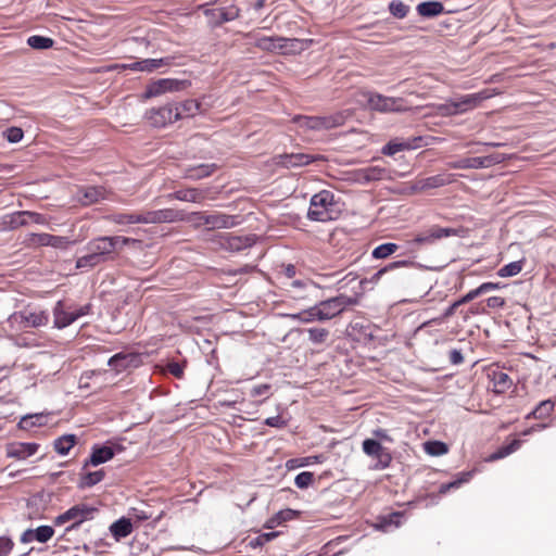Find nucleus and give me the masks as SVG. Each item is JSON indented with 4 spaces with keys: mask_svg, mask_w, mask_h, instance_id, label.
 Listing matches in <instances>:
<instances>
[{
    "mask_svg": "<svg viewBox=\"0 0 556 556\" xmlns=\"http://www.w3.org/2000/svg\"><path fill=\"white\" fill-rule=\"evenodd\" d=\"M122 244H139V241L123 236L96 238L88 242V253L77 260L76 267L92 268L113 260V254L122 249Z\"/></svg>",
    "mask_w": 556,
    "mask_h": 556,
    "instance_id": "1",
    "label": "nucleus"
},
{
    "mask_svg": "<svg viewBox=\"0 0 556 556\" xmlns=\"http://www.w3.org/2000/svg\"><path fill=\"white\" fill-rule=\"evenodd\" d=\"M340 212L334 194L331 191L321 190L312 197L307 217L315 222H328L337 219Z\"/></svg>",
    "mask_w": 556,
    "mask_h": 556,
    "instance_id": "2",
    "label": "nucleus"
},
{
    "mask_svg": "<svg viewBox=\"0 0 556 556\" xmlns=\"http://www.w3.org/2000/svg\"><path fill=\"white\" fill-rule=\"evenodd\" d=\"M113 222L119 225L128 224H161L174 223L182 220L184 215L181 212L173 208H163L157 211H148L138 214H117L113 216Z\"/></svg>",
    "mask_w": 556,
    "mask_h": 556,
    "instance_id": "3",
    "label": "nucleus"
},
{
    "mask_svg": "<svg viewBox=\"0 0 556 556\" xmlns=\"http://www.w3.org/2000/svg\"><path fill=\"white\" fill-rule=\"evenodd\" d=\"M49 315L47 312L39 308L27 307L23 311L15 312L9 317L12 326L18 329L36 328L47 325Z\"/></svg>",
    "mask_w": 556,
    "mask_h": 556,
    "instance_id": "4",
    "label": "nucleus"
},
{
    "mask_svg": "<svg viewBox=\"0 0 556 556\" xmlns=\"http://www.w3.org/2000/svg\"><path fill=\"white\" fill-rule=\"evenodd\" d=\"M364 97L369 109L380 113L403 112L407 110L402 98L386 97L374 92H367Z\"/></svg>",
    "mask_w": 556,
    "mask_h": 556,
    "instance_id": "5",
    "label": "nucleus"
},
{
    "mask_svg": "<svg viewBox=\"0 0 556 556\" xmlns=\"http://www.w3.org/2000/svg\"><path fill=\"white\" fill-rule=\"evenodd\" d=\"M357 300L344 294L321 301L317 304L319 321L332 319L341 314L346 306L355 305Z\"/></svg>",
    "mask_w": 556,
    "mask_h": 556,
    "instance_id": "6",
    "label": "nucleus"
},
{
    "mask_svg": "<svg viewBox=\"0 0 556 556\" xmlns=\"http://www.w3.org/2000/svg\"><path fill=\"white\" fill-rule=\"evenodd\" d=\"M346 115L342 112L327 116H301L298 123L301 127L312 130H328L344 124Z\"/></svg>",
    "mask_w": 556,
    "mask_h": 556,
    "instance_id": "7",
    "label": "nucleus"
},
{
    "mask_svg": "<svg viewBox=\"0 0 556 556\" xmlns=\"http://www.w3.org/2000/svg\"><path fill=\"white\" fill-rule=\"evenodd\" d=\"M90 308V304L66 308L63 302L59 301L53 308L54 326L59 329L65 328L78 318L88 315Z\"/></svg>",
    "mask_w": 556,
    "mask_h": 556,
    "instance_id": "8",
    "label": "nucleus"
},
{
    "mask_svg": "<svg viewBox=\"0 0 556 556\" xmlns=\"http://www.w3.org/2000/svg\"><path fill=\"white\" fill-rule=\"evenodd\" d=\"M188 81L175 78H162L150 83L143 93L144 99H151L167 92H176L188 87Z\"/></svg>",
    "mask_w": 556,
    "mask_h": 556,
    "instance_id": "9",
    "label": "nucleus"
},
{
    "mask_svg": "<svg viewBox=\"0 0 556 556\" xmlns=\"http://www.w3.org/2000/svg\"><path fill=\"white\" fill-rule=\"evenodd\" d=\"M493 92L489 89L481 90L477 93L464 94L452 99V106L454 108V114H464L478 108L482 101L493 97Z\"/></svg>",
    "mask_w": 556,
    "mask_h": 556,
    "instance_id": "10",
    "label": "nucleus"
},
{
    "mask_svg": "<svg viewBox=\"0 0 556 556\" xmlns=\"http://www.w3.org/2000/svg\"><path fill=\"white\" fill-rule=\"evenodd\" d=\"M188 220L198 227L206 226L208 229H224L233 226L232 217L223 214L192 213Z\"/></svg>",
    "mask_w": 556,
    "mask_h": 556,
    "instance_id": "11",
    "label": "nucleus"
},
{
    "mask_svg": "<svg viewBox=\"0 0 556 556\" xmlns=\"http://www.w3.org/2000/svg\"><path fill=\"white\" fill-rule=\"evenodd\" d=\"M25 242L28 247L38 248V247H52L55 249L65 250L73 242L66 238L61 236H53L49 233H29Z\"/></svg>",
    "mask_w": 556,
    "mask_h": 556,
    "instance_id": "12",
    "label": "nucleus"
},
{
    "mask_svg": "<svg viewBox=\"0 0 556 556\" xmlns=\"http://www.w3.org/2000/svg\"><path fill=\"white\" fill-rule=\"evenodd\" d=\"M179 113H175L174 104H166L157 109L147 111L146 118L153 127H165L178 121Z\"/></svg>",
    "mask_w": 556,
    "mask_h": 556,
    "instance_id": "13",
    "label": "nucleus"
},
{
    "mask_svg": "<svg viewBox=\"0 0 556 556\" xmlns=\"http://www.w3.org/2000/svg\"><path fill=\"white\" fill-rule=\"evenodd\" d=\"M96 509L86 504H78L66 510L64 514L60 515L55 519L56 525H63L68 521H73L71 528H74L85 520H88L92 517Z\"/></svg>",
    "mask_w": 556,
    "mask_h": 556,
    "instance_id": "14",
    "label": "nucleus"
},
{
    "mask_svg": "<svg viewBox=\"0 0 556 556\" xmlns=\"http://www.w3.org/2000/svg\"><path fill=\"white\" fill-rule=\"evenodd\" d=\"M170 58H160V59H143L140 61H136L127 64H116L114 68L116 70H129L135 72H143V73H153L157 68L162 66L170 65Z\"/></svg>",
    "mask_w": 556,
    "mask_h": 556,
    "instance_id": "15",
    "label": "nucleus"
},
{
    "mask_svg": "<svg viewBox=\"0 0 556 556\" xmlns=\"http://www.w3.org/2000/svg\"><path fill=\"white\" fill-rule=\"evenodd\" d=\"M500 162L501 160L494 156H475L450 163V167L455 169L486 168Z\"/></svg>",
    "mask_w": 556,
    "mask_h": 556,
    "instance_id": "16",
    "label": "nucleus"
},
{
    "mask_svg": "<svg viewBox=\"0 0 556 556\" xmlns=\"http://www.w3.org/2000/svg\"><path fill=\"white\" fill-rule=\"evenodd\" d=\"M363 451L366 455L378 458L382 464V467H387L391 462L390 454L380 444V442L376 440L366 439L363 442Z\"/></svg>",
    "mask_w": 556,
    "mask_h": 556,
    "instance_id": "17",
    "label": "nucleus"
},
{
    "mask_svg": "<svg viewBox=\"0 0 556 556\" xmlns=\"http://www.w3.org/2000/svg\"><path fill=\"white\" fill-rule=\"evenodd\" d=\"M454 233H455L454 229L433 226L428 231L417 235L414 239V242L416 244L433 243L435 240H439L444 237H448Z\"/></svg>",
    "mask_w": 556,
    "mask_h": 556,
    "instance_id": "18",
    "label": "nucleus"
},
{
    "mask_svg": "<svg viewBox=\"0 0 556 556\" xmlns=\"http://www.w3.org/2000/svg\"><path fill=\"white\" fill-rule=\"evenodd\" d=\"M54 534V530L50 526H40L37 529H28L26 530L22 536L21 541L23 543H30L33 541H38L40 543L48 542Z\"/></svg>",
    "mask_w": 556,
    "mask_h": 556,
    "instance_id": "19",
    "label": "nucleus"
},
{
    "mask_svg": "<svg viewBox=\"0 0 556 556\" xmlns=\"http://www.w3.org/2000/svg\"><path fill=\"white\" fill-rule=\"evenodd\" d=\"M39 445L37 443H12L7 448V456L10 458L25 459L34 455Z\"/></svg>",
    "mask_w": 556,
    "mask_h": 556,
    "instance_id": "20",
    "label": "nucleus"
},
{
    "mask_svg": "<svg viewBox=\"0 0 556 556\" xmlns=\"http://www.w3.org/2000/svg\"><path fill=\"white\" fill-rule=\"evenodd\" d=\"M77 197L83 205H91L106 199V193L101 187H86L78 191Z\"/></svg>",
    "mask_w": 556,
    "mask_h": 556,
    "instance_id": "21",
    "label": "nucleus"
},
{
    "mask_svg": "<svg viewBox=\"0 0 556 556\" xmlns=\"http://www.w3.org/2000/svg\"><path fill=\"white\" fill-rule=\"evenodd\" d=\"M317 156H313L305 153H291V154H285L279 156V164L290 168V167H298V166H304L308 165L312 162L317 161Z\"/></svg>",
    "mask_w": 556,
    "mask_h": 556,
    "instance_id": "22",
    "label": "nucleus"
},
{
    "mask_svg": "<svg viewBox=\"0 0 556 556\" xmlns=\"http://www.w3.org/2000/svg\"><path fill=\"white\" fill-rule=\"evenodd\" d=\"M25 211L14 212L12 214H7L0 218V230H12L16 229L21 226L28 225V220L25 219Z\"/></svg>",
    "mask_w": 556,
    "mask_h": 556,
    "instance_id": "23",
    "label": "nucleus"
},
{
    "mask_svg": "<svg viewBox=\"0 0 556 556\" xmlns=\"http://www.w3.org/2000/svg\"><path fill=\"white\" fill-rule=\"evenodd\" d=\"M452 176L446 174H439L431 177L422 178L417 180L416 182V189L417 190H426V189H433L439 188L445 185H448L452 182Z\"/></svg>",
    "mask_w": 556,
    "mask_h": 556,
    "instance_id": "24",
    "label": "nucleus"
},
{
    "mask_svg": "<svg viewBox=\"0 0 556 556\" xmlns=\"http://www.w3.org/2000/svg\"><path fill=\"white\" fill-rule=\"evenodd\" d=\"M288 43H290L291 47L294 46V43H300V40L298 39H286V38H273V37H263L257 40L256 46L263 50L273 51L276 49H283L288 47Z\"/></svg>",
    "mask_w": 556,
    "mask_h": 556,
    "instance_id": "25",
    "label": "nucleus"
},
{
    "mask_svg": "<svg viewBox=\"0 0 556 556\" xmlns=\"http://www.w3.org/2000/svg\"><path fill=\"white\" fill-rule=\"evenodd\" d=\"M489 377L493 383V390L496 393H504L513 384L510 377L506 372L498 369L491 370Z\"/></svg>",
    "mask_w": 556,
    "mask_h": 556,
    "instance_id": "26",
    "label": "nucleus"
},
{
    "mask_svg": "<svg viewBox=\"0 0 556 556\" xmlns=\"http://www.w3.org/2000/svg\"><path fill=\"white\" fill-rule=\"evenodd\" d=\"M216 169L215 164H201L198 166L190 167L186 170L185 177L189 179H202L214 173Z\"/></svg>",
    "mask_w": 556,
    "mask_h": 556,
    "instance_id": "27",
    "label": "nucleus"
},
{
    "mask_svg": "<svg viewBox=\"0 0 556 556\" xmlns=\"http://www.w3.org/2000/svg\"><path fill=\"white\" fill-rule=\"evenodd\" d=\"M110 531L116 540H119L131 533L132 526L129 519L121 518L111 525Z\"/></svg>",
    "mask_w": 556,
    "mask_h": 556,
    "instance_id": "28",
    "label": "nucleus"
},
{
    "mask_svg": "<svg viewBox=\"0 0 556 556\" xmlns=\"http://www.w3.org/2000/svg\"><path fill=\"white\" fill-rule=\"evenodd\" d=\"M298 514L299 513L296 510L290 508L282 509L266 521L265 528L273 529L286 521L292 520L298 516Z\"/></svg>",
    "mask_w": 556,
    "mask_h": 556,
    "instance_id": "29",
    "label": "nucleus"
},
{
    "mask_svg": "<svg viewBox=\"0 0 556 556\" xmlns=\"http://www.w3.org/2000/svg\"><path fill=\"white\" fill-rule=\"evenodd\" d=\"M175 113H179L178 119L190 117L197 114L200 103L194 100H186L179 104H174Z\"/></svg>",
    "mask_w": 556,
    "mask_h": 556,
    "instance_id": "30",
    "label": "nucleus"
},
{
    "mask_svg": "<svg viewBox=\"0 0 556 556\" xmlns=\"http://www.w3.org/2000/svg\"><path fill=\"white\" fill-rule=\"evenodd\" d=\"M443 4L438 1L421 2L417 5V12L425 17H432L443 12Z\"/></svg>",
    "mask_w": 556,
    "mask_h": 556,
    "instance_id": "31",
    "label": "nucleus"
},
{
    "mask_svg": "<svg viewBox=\"0 0 556 556\" xmlns=\"http://www.w3.org/2000/svg\"><path fill=\"white\" fill-rule=\"evenodd\" d=\"M114 456V451L109 446L94 447L89 459V464L98 466L103 464Z\"/></svg>",
    "mask_w": 556,
    "mask_h": 556,
    "instance_id": "32",
    "label": "nucleus"
},
{
    "mask_svg": "<svg viewBox=\"0 0 556 556\" xmlns=\"http://www.w3.org/2000/svg\"><path fill=\"white\" fill-rule=\"evenodd\" d=\"M169 198L186 202H201L204 199V195L199 189L191 188L186 190H178L170 194Z\"/></svg>",
    "mask_w": 556,
    "mask_h": 556,
    "instance_id": "33",
    "label": "nucleus"
},
{
    "mask_svg": "<svg viewBox=\"0 0 556 556\" xmlns=\"http://www.w3.org/2000/svg\"><path fill=\"white\" fill-rule=\"evenodd\" d=\"M387 172L384 168L379 166H370L363 169H359L357 173L358 179L364 181H374L382 179L386 176Z\"/></svg>",
    "mask_w": 556,
    "mask_h": 556,
    "instance_id": "34",
    "label": "nucleus"
},
{
    "mask_svg": "<svg viewBox=\"0 0 556 556\" xmlns=\"http://www.w3.org/2000/svg\"><path fill=\"white\" fill-rule=\"evenodd\" d=\"M76 437L73 434L63 435L54 441V448L60 455H66L75 445Z\"/></svg>",
    "mask_w": 556,
    "mask_h": 556,
    "instance_id": "35",
    "label": "nucleus"
},
{
    "mask_svg": "<svg viewBox=\"0 0 556 556\" xmlns=\"http://www.w3.org/2000/svg\"><path fill=\"white\" fill-rule=\"evenodd\" d=\"M554 402L551 400L542 401L536 408L532 412V415L536 419L549 418V424L553 421L551 415L554 410Z\"/></svg>",
    "mask_w": 556,
    "mask_h": 556,
    "instance_id": "36",
    "label": "nucleus"
},
{
    "mask_svg": "<svg viewBox=\"0 0 556 556\" xmlns=\"http://www.w3.org/2000/svg\"><path fill=\"white\" fill-rule=\"evenodd\" d=\"M290 318L293 320H298L300 323H313L315 320L319 321L318 308L317 305L309 307L303 312L290 315Z\"/></svg>",
    "mask_w": 556,
    "mask_h": 556,
    "instance_id": "37",
    "label": "nucleus"
},
{
    "mask_svg": "<svg viewBox=\"0 0 556 556\" xmlns=\"http://www.w3.org/2000/svg\"><path fill=\"white\" fill-rule=\"evenodd\" d=\"M520 444L521 442L519 440H514L508 445L500 447L495 453L490 455L489 460L493 462L510 455L520 447Z\"/></svg>",
    "mask_w": 556,
    "mask_h": 556,
    "instance_id": "38",
    "label": "nucleus"
},
{
    "mask_svg": "<svg viewBox=\"0 0 556 556\" xmlns=\"http://www.w3.org/2000/svg\"><path fill=\"white\" fill-rule=\"evenodd\" d=\"M53 42H54L53 39H51L49 37L37 36V35L30 36L27 39L28 46L36 50L49 49L53 46Z\"/></svg>",
    "mask_w": 556,
    "mask_h": 556,
    "instance_id": "39",
    "label": "nucleus"
},
{
    "mask_svg": "<svg viewBox=\"0 0 556 556\" xmlns=\"http://www.w3.org/2000/svg\"><path fill=\"white\" fill-rule=\"evenodd\" d=\"M397 249H399V247L395 243H391V242L383 243V244L376 247L372 250L371 255L374 258H377V260L387 258L388 256H390L391 254L396 252Z\"/></svg>",
    "mask_w": 556,
    "mask_h": 556,
    "instance_id": "40",
    "label": "nucleus"
},
{
    "mask_svg": "<svg viewBox=\"0 0 556 556\" xmlns=\"http://www.w3.org/2000/svg\"><path fill=\"white\" fill-rule=\"evenodd\" d=\"M425 452L431 456H441L447 453V445L440 441H428L424 444Z\"/></svg>",
    "mask_w": 556,
    "mask_h": 556,
    "instance_id": "41",
    "label": "nucleus"
},
{
    "mask_svg": "<svg viewBox=\"0 0 556 556\" xmlns=\"http://www.w3.org/2000/svg\"><path fill=\"white\" fill-rule=\"evenodd\" d=\"M217 11H218V16H219L220 23L235 21L240 15V10L236 5L220 8Z\"/></svg>",
    "mask_w": 556,
    "mask_h": 556,
    "instance_id": "42",
    "label": "nucleus"
},
{
    "mask_svg": "<svg viewBox=\"0 0 556 556\" xmlns=\"http://www.w3.org/2000/svg\"><path fill=\"white\" fill-rule=\"evenodd\" d=\"M389 11L394 17L404 18L409 8L401 0H393L389 3Z\"/></svg>",
    "mask_w": 556,
    "mask_h": 556,
    "instance_id": "43",
    "label": "nucleus"
},
{
    "mask_svg": "<svg viewBox=\"0 0 556 556\" xmlns=\"http://www.w3.org/2000/svg\"><path fill=\"white\" fill-rule=\"evenodd\" d=\"M104 477L103 470H97L93 472H88L81 477L80 485L83 488H90L97 483H99Z\"/></svg>",
    "mask_w": 556,
    "mask_h": 556,
    "instance_id": "44",
    "label": "nucleus"
},
{
    "mask_svg": "<svg viewBox=\"0 0 556 556\" xmlns=\"http://www.w3.org/2000/svg\"><path fill=\"white\" fill-rule=\"evenodd\" d=\"M521 270H522V262L516 261V262H511V263L503 266L502 268H500L497 274L500 277H513V276L518 275Z\"/></svg>",
    "mask_w": 556,
    "mask_h": 556,
    "instance_id": "45",
    "label": "nucleus"
},
{
    "mask_svg": "<svg viewBox=\"0 0 556 556\" xmlns=\"http://www.w3.org/2000/svg\"><path fill=\"white\" fill-rule=\"evenodd\" d=\"M408 265H409L408 261L393 262V263L389 264L388 266L379 269L376 274H374L372 277L370 278V282L377 283L387 271L395 269V268H400V267H405Z\"/></svg>",
    "mask_w": 556,
    "mask_h": 556,
    "instance_id": "46",
    "label": "nucleus"
},
{
    "mask_svg": "<svg viewBox=\"0 0 556 556\" xmlns=\"http://www.w3.org/2000/svg\"><path fill=\"white\" fill-rule=\"evenodd\" d=\"M412 146L408 142L390 141L383 147L382 153L386 155H394L403 150L410 149Z\"/></svg>",
    "mask_w": 556,
    "mask_h": 556,
    "instance_id": "47",
    "label": "nucleus"
},
{
    "mask_svg": "<svg viewBox=\"0 0 556 556\" xmlns=\"http://www.w3.org/2000/svg\"><path fill=\"white\" fill-rule=\"evenodd\" d=\"M307 332L309 340L315 344L324 343L329 336V331L325 328H309Z\"/></svg>",
    "mask_w": 556,
    "mask_h": 556,
    "instance_id": "48",
    "label": "nucleus"
},
{
    "mask_svg": "<svg viewBox=\"0 0 556 556\" xmlns=\"http://www.w3.org/2000/svg\"><path fill=\"white\" fill-rule=\"evenodd\" d=\"M43 419H45L43 415L25 416L22 418L20 426L23 429H28L29 427H34V426H41V425H43Z\"/></svg>",
    "mask_w": 556,
    "mask_h": 556,
    "instance_id": "49",
    "label": "nucleus"
},
{
    "mask_svg": "<svg viewBox=\"0 0 556 556\" xmlns=\"http://www.w3.org/2000/svg\"><path fill=\"white\" fill-rule=\"evenodd\" d=\"M128 355L116 354L109 359V365L117 371L126 368L128 365Z\"/></svg>",
    "mask_w": 556,
    "mask_h": 556,
    "instance_id": "50",
    "label": "nucleus"
},
{
    "mask_svg": "<svg viewBox=\"0 0 556 556\" xmlns=\"http://www.w3.org/2000/svg\"><path fill=\"white\" fill-rule=\"evenodd\" d=\"M313 479L314 475L312 472L303 471L295 477L294 483L299 489H305L312 484Z\"/></svg>",
    "mask_w": 556,
    "mask_h": 556,
    "instance_id": "51",
    "label": "nucleus"
},
{
    "mask_svg": "<svg viewBox=\"0 0 556 556\" xmlns=\"http://www.w3.org/2000/svg\"><path fill=\"white\" fill-rule=\"evenodd\" d=\"M5 138L9 142L16 143L23 138V130L18 127H11L5 132Z\"/></svg>",
    "mask_w": 556,
    "mask_h": 556,
    "instance_id": "52",
    "label": "nucleus"
},
{
    "mask_svg": "<svg viewBox=\"0 0 556 556\" xmlns=\"http://www.w3.org/2000/svg\"><path fill=\"white\" fill-rule=\"evenodd\" d=\"M225 245L230 250H241L245 245V241L240 237H225Z\"/></svg>",
    "mask_w": 556,
    "mask_h": 556,
    "instance_id": "53",
    "label": "nucleus"
},
{
    "mask_svg": "<svg viewBox=\"0 0 556 556\" xmlns=\"http://www.w3.org/2000/svg\"><path fill=\"white\" fill-rule=\"evenodd\" d=\"M437 112L441 116H453L454 114V108L452 106V99L447 100L445 103L438 104Z\"/></svg>",
    "mask_w": 556,
    "mask_h": 556,
    "instance_id": "54",
    "label": "nucleus"
},
{
    "mask_svg": "<svg viewBox=\"0 0 556 556\" xmlns=\"http://www.w3.org/2000/svg\"><path fill=\"white\" fill-rule=\"evenodd\" d=\"M25 219L28 220V224L31 222V223H35V224H39V225H46L47 224V218L39 214V213H35V212H29V211H25Z\"/></svg>",
    "mask_w": 556,
    "mask_h": 556,
    "instance_id": "55",
    "label": "nucleus"
},
{
    "mask_svg": "<svg viewBox=\"0 0 556 556\" xmlns=\"http://www.w3.org/2000/svg\"><path fill=\"white\" fill-rule=\"evenodd\" d=\"M472 477L471 472H463L456 480L448 482L451 490L459 488L463 483L468 482Z\"/></svg>",
    "mask_w": 556,
    "mask_h": 556,
    "instance_id": "56",
    "label": "nucleus"
},
{
    "mask_svg": "<svg viewBox=\"0 0 556 556\" xmlns=\"http://www.w3.org/2000/svg\"><path fill=\"white\" fill-rule=\"evenodd\" d=\"M13 548V542L8 538H0V556H7Z\"/></svg>",
    "mask_w": 556,
    "mask_h": 556,
    "instance_id": "57",
    "label": "nucleus"
},
{
    "mask_svg": "<svg viewBox=\"0 0 556 556\" xmlns=\"http://www.w3.org/2000/svg\"><path fill=\"white\" fill-rule=\"evenodd\" d=\"M279 534V532H267V533H262L260 534L256 539H255V545H263L269 541H271L273 539L277 538Z\"/></svg>",
    "mask_w": 556,
    "mask_h": 556,
    "instance_id": "58",
    "label": "nucleus"
},
{
    "mask_svg": "<svg viewBox=\"0 0 556 556\" xmlns=\"http://www.w3.org/2000/svg\"><path fill=\"white\" fill-rule=\"evenodd\" d=\"M168 371L177 378H181L184 374V367L179 363H169L167 365Z\"/></svg>",
    "mask_w": 556,
    "mask_h": 556,
    "instance_id": "59",
    "label": "nucleus"
},
{
    "mask_svg": "<svg viewBox=\"0 0 556 556\" xmlns=\"http://www.w3.org/2000/svg\"><path fill=\"white\" fill-rule=\"evenodd\" d=\"M265 424L269 427L283 428L286 426V421L282 420L280 416L268 417L265 420Z\"/></svg>",
    "mask_w": 556,
    "mask_h": 556,
    "instance_id": "60",
    "label": "nucleus"
},
{
    "mask_svg": "<svg viewBox=\"0 0 556 556\" xmlns=\"http://www.w3.org/2000/svg\"><path fill=\"white\" fill-rule=\"evenodd\" d=\"M486 304L489 307L497 308L504 306L505 301L501 296H491L486 300Z\"/></svg>",
    "mask_w": 556,
    "mask_h": 556,
    "instance_id": "61",
    "label": "nucleus"
},
{
    "mask_svg": "<svg viewBox=\"0 0 556 556\" xmlns=\"http://www.w3.org/2000/svg\"><path fill=\"white\" fill-rule=\"evenodd\" d=\"M450 361L454 365H458V364L463 363L464 357H463L462 352L459 350H452L450 352Z\"/></svg>",
    "mask_w": 556,
    "mask_h": 556,
    "instance_id": "62",
    "label": "nucleus"
},
{
    "mask_svg": "<svg viewBox=\"0 0 556 556\" xmlns=\"http://www.w3.org/2000/svg\"><path fill=\"white\" fill-rule=\"evenodd\" d=\"M321 456H307L300 459L299 466H307L313 463H320Z\"/></svg>",
    "mask_w": 556,
    "mask_h": 556,
    "instance_id": "63",
    "label": "nucleus"
},
{
    "mask_svg": "<svg viewBox=\"0 0 556 556\" xmlns=\"http://www.w3.org/2000/svg\"><path fill=\"white\" fill-rule=\"evenodd\" d=\"M269 389V386L268 384H260V386H256L254 387L252 390H251V395L252 396H260V395H263L267 390Z\"/></svg>",
    "mask_w": 556,
    "mask_h": 556,
    "instance_id": "64",
    "label": "nucleus"
}]
</instances>
